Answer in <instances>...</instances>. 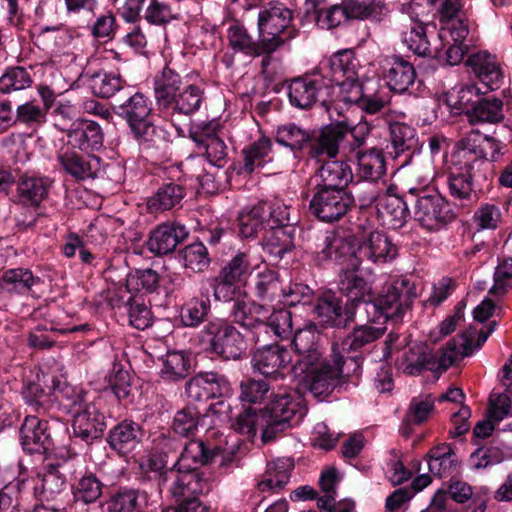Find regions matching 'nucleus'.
<instances>
[{
    "instance_id": "1",
    "label": "nucleus",
    "mask_w": 512,
    "mask_h": 512,
    "mask_svg": "<svg viewBox=\"0 0 512 512\" xmlns=\"http://www.w3.org/2000/svg\"><path fill=\"white\" fill-rule=\"evenodd\" d=\"M272 399L263 407H247L233 423L238 433L255 436L257 426L262 428V441L267 444L284 435L305 415V407L299 398L291 393L282 392L272 395Z\"/></svg>"
},
{
    "instance_id": "2",
    "label": "nucleus",
    "mask_w": 512,
    "mask_h": 512,
    "mask_svg": "<svg viewBox=\"0 0 512 512\" xmlns=\"http://www.w3.org/2000/svg\"><path fill=\"white\" fill-rule=\"evenodd\" d=\"M220 456L219 446L201 439H187L176 461L166 472V475L174 474L169 489L171 495L183 496L187 492L208 494L212 490V480L201 468L215 463Z\"/></svg>"
},
{
    "instance_id": "3",
    "label": "nucleus",
    "mask_w": 512,
    "mask_h": 512,
    "mask_svg": "<svg viewBox=\"0 0 512 512\" xmlns=\"http://www.w3.org/2000/svg\"><path fill=\"white\" fill-rule=\"evenodd\" d=\"M361 376V356H344L334 343L326 361L315 370L305 375L304 380L309 391L319 400L333 392L348 391L350 386H357Z\"/></svg>"
},
{
    "instance_id": "4",
    "label": "nucleus",
    "mask_w": 512,
    "mask_h": 512,
    "mask_svg": "<svg viewBox=\"0 0 512 512\" xmlns=\"http://www.w3.org/2000/svg\"><path fill=\"white\" fill-rule=\"evenodd\" d=\"M336 131L326 128L305 129L302 126L288 122L277 126L274 139L282 147L287 148L294 159L306 161L321 160L330 157L336 142Z\"/></svg>"
},
{
    "instance_id": "5",
    "label": "nucleus",
    "mask_w": 512,
    "mask_h": 512,
    "mask_svg": "<svg viewBox=\"0 0 512 512\" xmlns=\"http://www.w3.org/2000/svg\"><path fill=\"white\" fill-rule=\"evenodd\" d=\"M373 303L369 305L368 321L372 323L402 322L405 314L412 309L418 297L415 282L407 277L385 283L376 291Z\"/></svg>"
},
{
    "instance_id": "6",
    "label": "nucleus",
    "mask_w": 512,
    "mask_h": 512,
    "mask_svg": "<svg viewBox=\"0 0 512 512\" xmlns=\"http://www.w3.org/2000/svg\"><path fill=\"white\" fill-rule=\"evenodd\" d=\"M200 342L205 351L222 361L240 360L246 355L245 335L230 319L214 317L200 331Z\"/></svg>"
},
{
    "instance_id": "7",
    "label": "nucleus",
    "mask_w": 512,
    "mask_h": 512,
    "mask_svg": "<svg viewBox=\"0 0 512 512\" xmlns=\"http://www.w3.org/2000/svg\"><path fill=\"white\" fill-rule=\"evenodd\" d=\"M504 144L479 130H471L461 137L455 144L452 154L453 164L460 165L465 171H484L487 160L497 161L502 155Z\"/></svg>"
},
{
    "instance_id": "8",
    "label": "nucleus",
    "mask_w": 512,
    "mask_h": 512,
    "mask_svg": "<svg viewBox=\"0 0 512 512\" xmlns=\"http://www.w3.org/2000/svg\"><path fill=\"white\" fill-rule=\"evenodd\" d=\"M407 201L413 206L414 219L429 231H439L456 218L452 204L435 189L410 188Z\"/></svg>"
},
{
    "instance_id": "9",
    "label": "nucleus",
    "mask_w": 512,
    "mask_h": 512,
    "mask_svg": "<svg viewBox=\"0 0 512 512\" xmlns=\"http://www.w3.org/2000/svg\"><path fill=\"white\" fill-rule=\"evenodd\" d=\"M287 94L290 104L307 110L319 103L331 118L335 98V88L331 82L317 72L304 74L287 81Z\"/></svg>"
},
{
    "instance_id": "10",
    "label": "nucleus",
    "mask_w": 512,
    "mask_h": 512,
    "mask_svg": "<svg viewBox=\"0 0 512 512\" xmlns=\"http://www.w3.org/2000/svg\"><path fill=\"white\" fill-rule=\"evenodd\" d=\"M70 407L74 408L71 439L75 443L80 441L87 447L100 443L107 428L105 414L95 403L85 402L82 393H76L72 397Z\"/></svg>"
},
{
    "instance_id": "11",
    "label": "nucleus",
    "mask_w": 512,
    "mask_h": 512,
    "mask_svg": "<svg viewBox=\"0 0 512 512\" xmlns=\"http://www.w3.org/2000/svg\"><path fill=\"white\" fill-rule=\"evenodd\" d=\"M283 200H261L252 206L245 207L238 215L239 235L245 239H255L260 233L262 236L271 223L283 218L285 213Z\"/></svg>"
},
{
    "instance_id": "12",
    "label": "nucleus",
    "mask_w": 512,
    "mask_h": 512,
    "mask_svg": "<svg viewBox=\"0 0 512 512\" xmlns=\"http://www.w3.org/2000/svg\"><path fill=\"white\" fill-rule=\"evenodd\" d=\"M355 205V198L349 189L313 187L309 211L321 222L334 223L343 218Z\"/></svg>"
},
{
    "instance_id": "13",
    "label": "nucleus",
    "mask_w": 512,
    "mask_h": 512,
    "mask_svg": "<svg viewBox=\"0 0 512 512\" xmlns=\"http://www.w3.org/2000/svg\"><path fill=\"white\" fill-rule=\"evenodd\" d=\"M342 295H338L331 289L318 291L316 300L312 308L314 318L324 328L348 329L356 321V313L343 300Z\"/></svg>"
},
{
    "instance_id": "14",
    "label": "nucleus",
    "mask_w": 512,
    "mask_h": 512,
    "mask_svg": "<svg viewBox=\"0 0 512 512\" xmlns=\"http://www.w3.org/2000/svg\"><path fill=\"white\" fill-rule=\"evenodd\" d=\"M359 61L354 52L344 49L334 53L329 59L322 61L317 72L338 88L343 95L353 92V87L359 83L357 68ZM338 95L335 91V98Z\"/></svg>"
},
{
    "instance_id": "15",
    "label": "nucleus",
    "mask_w": 512,
    "mask_h": 512,
    "mask_svg": "<svg viewBox=\"0 0 512 512\" xmlns=\"http://www.w3.org/2000/svg\"><path fill=\"white\" fill-rule=\"evenodd\" d=\"M291 206H285L283 218L271 223L262 236L263 251L269 255L271 261L280 262L295 249L296 227L290 216Z\"/></svg>"
},
{
    "instance_id": "16",
    "label": "nucleus",
    "mask_w": 512,
    "mask_h": 512,
    "mask_svg": "<svg viewBox=\"0 0 512 512\" xmlns=\"http://www.w3.org/2000/svg\"><path fill=\"white\" fill-rule=\"evenodd\" d=\"M339 277V290L347 303L356 314L357 310L364 306L368 315L370 312L369 305L373 303L376 297L372 275L365 273L359 267L340 273Z\"/></svg>"
},
{
    "instance_id": "17",
    "label": "nucleus",
    "mask_w": 512,
    "mask_h": 512,
    "mask_svg": "<svg viewBox=\"0 0 512 512\" xmlns=\"http://www.w3.org/2000/svg\"><path fill=\"white\" fill-rule=\"evenodd\" d=\"M223 407L228 408L229 405L222 400L209 403L206 407L185 403L174 413L168 432L178 438H195L204 419L210 414L221 413Z\"/></svg>"
},
{
    "instance_id": "18",
    "label": "nucleus",
    "mask_w": 512,
    "mask_h": 512,
    "mask_svg": "<svg viewBox=\"0 0 512 512\" xmlns=\"http://www.w3.org/2000/svg\"><path fill=\"white\" fill-rule=\"evenodd\" d=\"M359 244L354 236L342 237L326 232L318 256L323 261H334L341 266V273H344L360 267L362 262L361 257H358Z\"/></svg>"
},
{
    "instance_id": "19",
    "label": "nucleus",
    "mask_w": 512,
    "mask_h": 512,
    "mask_svg": "<svg viewBox=\"0 0 512 512\" xmlns=\"http://www.w3.org/2000/svg\"><path fill=\"white\" fill-rule=\"evenodd\" d=\"M19 439L24 452L47 454L55 448L53 426L46 419L28 415L19 428Z\"/></svg>"
},
{
    "instance_id": "20",
    "label": "nucleus",
    "mask_w": 512,
    "mask_h": 512,
    "mask_svg": "<svg viewBox=\"0 0 512 512\" xmlns=\"http://www.w3.org/2000/svg\"><path fill=\"white\" fill-rule=\"evenodd\" d=\"M52 184L53 180L47 176L23 174L19 176L10 199L25 209L37 211L49 198Z\"/></svg>"
},
{
    "instance_id": "21",
    "label": "nucleus",
    "mask_w": 512,
    "mask_h": 512,
    "mask_svg": "<svg viewBox=\"0 0 512 512\" xmlns=\"http://www.w3.org/2000/svg\"><path fill=\"white\" fill-rule=\"evenodd\" d=\"M290 362L289 350L277 342L256 347L251 355L253 370L274 380L284 377L283 370Z\"/></svg>"
},
{
    "instance_id": "22",
    "label": "nucleus",
    "mask_w": 512,
    "mask_h": 512,
    "mask_svg": "<svg viewBox=\"0 0 512 512\" xmlns=\"http://www.w3.org/2000/svg\"><path fill=\"white\" fill-rule=\"evenodd\" d=\"M293 11L279 1H271L258 14L259 35H282L286 39H294L299 30L291 25Z\"/></svg>"
},
{
    "instance_id": "23",
    "label": "nucleus",
    "mask_w": 512,
    "mask_h": 512,
    "mask_svg": "<svg viewBox=\"0 0 512 512\" xmlns=\"http://www.w3.org/2000/svg\"><path fill=\"white\" fill-rule=\"evenodd\" d=\"M56 127L66 134L68 144L80 151L93 154L103 147L104 133L101 126L93 120L79 118L68 127L59 124Z\"/></svg>"
},
{
    "instance_id": "24",
    "label": "nucleus",
    "mask_w": 512,
    "mask_h": 512,
    "mask_svg": "<svg viewBox=\"0 0 512 512\" xmlns=\"http://www.w3.org/2000/svg\"><path fill=\"white\" fill-rule=\"evenodd\" d=\"M291 345L297 354V360L293 366L295 374L307 375L326 361L321 346L315 341V335L311 330H297L293 334Z\"/></svg>"
},
{
    "instance_id": "25",
    "label": "nucleus",
    "mask_w": 512,
    "mask_h": 512,
    "mask_svg": "<svg viewBox=\"0 0 512 512\" xmlns=\"http://www.w3.org/2000/svg\"><path fill=\"white\" fill-rule=\"evenodd\" d=\"M455 171H451L447 178V185L450 195L454 199L463 202H476L479 193L483 191L482 182L488 181L485 171H465L460 165H454Z\"/></svg>"
},
{
    "instance_id": "26",
    "label": "nucleus",
    "mask_w": 512,
    "mask_h": 512,
    "mask_svg": "<svg viewBox=\"0 0 512 512\" xmlns=\"http://www.w3.org/2000/svg\"><path fill=\"white\" fill-rule=\"evenodd\" d=\"M337 157H324L321 160H313L317 165L314 173L316 179L314 187L348 189L349 184L354 179L352 168L347 162L337 160Z\"/></svg>"
},
{
    "instance_id": "27",
    "label": "nucleus",
    "mask_w": 512,
    "mask_h": 512,
    "mask_svg": "<svg viewBox=\"0 0 512 512\" xmlns=\"http://www.w3.org/2000/svg\"><path fill=\"white\" fill-rule=\"evenodd\" d=\"M189 235L185 225L166 222L156 226L146 241L147 249L155 256H166L175 252L177 246Z\"/></svg>"
},
{
    "instance_id": "28",
    "label": "nucleus",
    "mask_w": 512,
    "mask_h": 512,
    "mask_svg": "<svg viewBox=\"0 0 512 512\" xmlns=\"http://www.w3.org/2000/svg\"><path fill=\"white\" fill-rule=\"evenodd\" d=\"M466 65L488 90H497L503 84L504 72L495 54L478 51L468 56Z\"/></svg>"
},
{
    "instance_id": "29",
    "label": "nucleus",
    "mask_w": 512,
    "mask_h": 512,
    "mask_svg": "<svg viewBox=\"0 0 512 512\" xmlns=\"http://www.w3.org/2000/svg\"><path fill=\"white\" fill-rule=\"evenodd\" d=\"M145 431L141 424L124 419L115 424L107 433L106 442L119 455L131 453L143 440Z\"/></svg>"
},
{
    "instance_id": "30",
    "label": "nucleus",
    "mask_w": 512,
    "mask_h": 512,
    "mask_svg": "<svg viewBox=\"0 0 512 512\" xmlns=\"http://www.w3.org/2000/svg\"><path fill=\"white\" fill-rule=\"evenodd\" d=\"M383 78L389 89L402 94L409 90L416 79L414 65L402 56L388 57L383 66Z\"/></svg>"
},
{
    "instance_id": "31",
    "label": "nucleus",
    "mask_w": 512,
    "mask_h": 512,
    "mask_svg": "<svg viewBox=\"0 0 512 512\" xmlns=\"http://www.w3.org/2000/svg\"><path fill=\"white\" fill-rule=\"evenodd\" d=\"M398 254V247L391 238L382 231H372L368 237L358 245V257L372 263H385L392 261Z\"/></svg>"
},
{
    "instance_id": "32",
    "label": "nucleus",
    "mask_w": 512,
    "mask_h": 512,
    "mask_svg": "<svg viewBox=\"0 0 512 512\" xmlns=\"http://www.w3.org/2000/svg\"><path fill=\"white\" fill-rule=\"evenodd\" d=\"M63 170L78 181L96 178L101 167L102 159L94 154L82 155L74 150H66L58 156Z\"/></svg>"
},
{
    "instance_id": "33",
    "label": "nucleus",
    "mask_w": 512,
    "mask_h": 512,
    "mask_svg": "<svg viewBox=\"0 0 512 512\" xmlns=\"http://www.w3.org/2000/svg\"><path fill=\"white\" fill-rule=\"evenodd\" d=\"M70 488L73 502L88 506L101 499L106 485L97 473L86 469L74 476Z\"/></svg>"
},
{
    "instance_id": "34",
    "label": "nucleus",
    "mask_w": 512,
    "mask_h": 512,
    "mask_svg": "<svg viewBox=\"0 0 512 512\" xmlns=\"http://www.w3.org/2000/svg\"><path fill=\"white\" fill-rule=\"evenodd\" d=\"M330 119L331 122L326 125V128H332L333 132L336 131L337 134L336 142H334V150L331 151L332 154L330 157L339 155L341 144L346 141L348 136L353 138L350 151L363 149L362 146H364L371 130L370 124L367 122L354 124L346 116H343L342 119L333 120L332 117Z\"/></svg>"
},
{
    "instance_id": "35",
    "label": "nucleus",
    "mask_w": 512,
    "mask_h": 512,
    "mask_svg": "<svg viewBox=\"0 0 512 512\" xmlns=\"http://www.w3.org/2000/svg\"><path fill=\"white\" fill-rule=\"evenodd\" d=\"M410 205L411 203L407 201V192L402 196L387 194L376 204L378 217L389 228L400 229L410 217Z\"/></svg>"
},
{
    "instance_id": "36",
    "label": "nucleus",
    "mask_w": 512,
    "mask_h": 512,
    "mask_svg": "<svg viewBox=\"0 0 512 512\" xmlns=\"http://www.w3.org/2000/svg\"><path fill=\"white\" fill-rule=\"evenodd\" d=\"M389 136L394 157L404 156V160L401 163L402 166L410 163L413 154L419 149L416 129L403 122H391L389 124Z\"/></svg>"
},
{
    "instance_id": "37",
    "label": "nucleus",
    "mask_w": 512,
    "mask_h": 512,
    "mask_svg": "<svg viewBox=\"0 0 512 512\" xmlns=\"http://www.w3.org/2000/svg\"><path fill=\"white\" fill-rule=\"evenodd\" d=\"M265 308L262 304L247 303L244 299L235 302L230 308V318L233 325H238L254 335L255 343L259 341V332L264 327V318L261 317Z\"/></svg>"
},
{
    "instance_id": "38",
    "label": "nucleus",
    "mask_w": 512,
    "mask_h": 512,
    "mask_svg": "<svg viewBox=\"0 0 512 512\" xmlns=\"http://www.w3.org/2000/svg\"><path fill=\"white\" fill-rule=\"evenodd\" d=\"M114 109L115 113L126 122L128 129L154 115L152 101L142 92L129 95L123 103L114 105Z\"/></svg>"
},
{
    "instance_id": "39",
    "label": "nucleus",
    "mask_w": 512,
    "mask_h": 512,
    "mask_svg": "<svg viewBox=\"0 0 512 512\" xmlns=\"http://www.w3.org/2000/svg\"><path fill=\"white\" fill-rule=\"evenodd\" d=\"M129 133L143 151L159 150L171 141L170 132L165 126L156 124L153 117L132 127Z\"/></svg>"
},
{
    "instance_id": "40",
    "label": "nucleus",
    "mask_w": 512,
    "mask_h": 512,
    "mask_svg": "<svg viewBox=\"0 0 512 512\" xmlns=\"http://www.w3.org/2000/svg\"><path fill=\"white\" fill-rule=\"evenodd\" d=\"M186 194L187 188L180 182L172 180L164 182L148 199L147 209L150 213H158L181 208Z\"/></svg>"
},
{
    "instance_id": "41",
    "label": "nucleus",
    "mask_w": 512,
    "mask_h": 512,
    "mask_svg": "<svg viewBox=\"0 0 512 512\" xmlns=\"http://www.w3.org/2000/svg\"><path fill=\"white\" fill-rule=\"evenodd\" d=\"M384 334L383 328L374 327L369 324L355 325L352 330L341 341V350L345 353H355L361 356L369 351L371 345L380 339Z\"/></svg>"
},
{
    "instance_id": "42",
    "label": "nucleus",
    "mask_w": 512,
    "mask_h": 512,
    "mask_svg": "<svg viewBox=\"0 0 512 512\" xmlns=\"http://www.w3.org/2000/svg\"><path fill=\"white\" fill-rule=\"evenodd\" d=\"M272 146V140L269 137H260L242 149L243 162L234 163L231 168L237 175H251L256 167H263L268 162L267 157L272 152Z\"/></svg>"
},
{
    "instance_id": "43",
    "label": "nucleus",
    "mask_w": 512,
    "mask_h": 512,
    "mask_svg": "<svg viewBox=\"0 0 512 512\" xmlns=\"http://www.w3.org/2000/svg\"><path fill=\"white\" fill-rule=\"evenodd\" d=\"M204 101V89L196 84H188L176 93L171 103L166 105L160 112L167 115L181 114L191 116L199 111Z\"/></svg>"
},
{
    "instance_id": "44",
    "label": "nucleus",
    "mask_w": 512,
    "mask_h": 512,
    "mask_svg": "<svg viewBox=\"0 0 512 512\" xmlns=\"http://www.w3.org/2000/svg\"><path fill=\"white\" fill-rule=\"evenodd\" d=\"M147 503V494L138 489L119 487L110 493L105 503L107 512H143Z\"/></svg>"
},
{
    "instance_id": "45",
    "label": "nucleus",
    "mask_w": 512,
    "mask_h": 512,
    "mask_svg": "<svg viewBox=\"0 0 512 512\" xmlns=\"http://www.w3.org/2000/svg\"><path fill=\"white\" fill-rule=\"evenodd\" d=\"M294 467V460L289 457L278 458L268 463L263 478L258 483V490L275 493L281 491L288 484Z\"/></svg>"
},
{
    "instance_id": "46",
    "label": "nucleus",
    "mask_w": 512,
    "mask_h": 512,
    "mask_svg": "<svg viewBox=\"0 0 512 512\" xmlns=\"http://www.w3.org/2000/svg\"><path fill=\"white\" fill-rule=\"evenodd\" d=\"M483 97V92L474 83L462 85L452 92L441 96L440 101L445 104L450 112L458 115H468L471 108L475 106L476 101Z\"/></svg>"
},
{
    "instance_id": "47",
    "label": "nucleus",
    "mask_w": 512,
    "mask_h": 512,
    "mask_svg": "<svg viewBox=\"0 0 512 512\" xmlns=\"http://www.w3.org/2000/svg\"><path fill=\"white\" fill-rule=\"evenodd\" d=\"M182 78L168 64L154 78V96L158 110L161 111L171 103L176 93L181 90Z\"/></svg>"
},
{
    "instance_id": "48",
    "label": "nucleus",
    "mask_w": 512,
    "mask_h": 512,
    "mask_svg": "<svg viewBox=\"0 0 512 512\" xmlns=\"http://www.w3.org/2000/svg\"><path fill=\"white\" fill-rule=\"evenodd\" d=\"M358 175L360 178L376 182L386 174V162L382 149L371 147L356 151Z\"/></svg>"
},
{
    "instance_id": "49",
    "label": "nucleus",
    "mask_w": 512,
    "mask_h": 512,
    "mask_svg": "<svg viewBox=\"0 0 512 512\" xmlns=\"http://www.w3.org/2000/svg\"><path fill=\"white\" fill-rule=\"evenodd\" d=\"M175 258L184 269L193 273L205 272L212 262L207 247L200 241L188 244L178 250Z\"/></svg>"
},
{
    "instance_id": "50",
    "label": "nucleus",
    "mask_w": 512,
    "mask_h": 512,
    "mask_svg": "<svg viewBox=\"0 0 512 512\" xmlns=\"http://www.w3.org/2000/svg\"><path fill=\"white\" fill-rule=\"evenodd\" d=\"M503 101L496 97H482L476 101L474 107L468 112L467 120L470 124H497L504 120Z\"/></svg>"
},
{
    "instance_id": "51",
    "label": "nucleus",
    "mask_w": 512,
    "mask_h": 512,
    "mask_svg": "<svg viewBox=\"0 0 512 512\" xmlns=\"http://www.w3.org/2000/svg\"><path fill=\"white\" fill-rule=\"evenodd\" d=\"M284 287L278 271L266 268L254 278L253 293L262 302H274L280 299Z\"/></svg>"
},
{
    "instance_id": "52",
    "label": "nucleus",
    "mask_w": 512,
    "mask_h": 512,
    "mask_svg": "<svg viewBox=\"0 0 512 512\" xmlns=\"http://www.w3.org/2000/svg\"><path fill=\"white\" fill-rule=\"evenodd\" d=\"M342 101L355 104L361 111L369 115L381 113L387 105V101L382 93L378 91L368 93L361 82L353 87V92L345 93Z\"/></svg>"
},
{
    "instance_id": "53",
    "label": "nucleus",
    "mask_w": 512,
    "mask_h": 512,
    "mask_svg": "<svg viewBox=\"0 0 512 512\" xmlns=\"http://www.w3.org/2000/svg\"><path fill=\"white\" fill-rule=\"evenodd\" d=\"M41 282L28 268L18 267L7 269L0 278V286L9 293L27 294L34 285Z\"/></svg>"
},
{
    "instance_id": "54",
    "label": "nucleus",
    "mask_w": 512,
    "mask_h": 512,
    "mask_svg": "<svg viewBox=\"0 0 512 512\" xmlns=\"http://www.w3.org/2000/svg\"><path fill=\"white\" fill-rule=\"evenodd\" d=\"M211 314V301L208 295L195 297L181 309L180 321L183 327L197 328L206 323Z\"/></svg>"
},
{
    "instance_id": "55",
    "label": "nucleus",
    "mask_w": 512,
    "mask_h": 512,
    "mask_svg": "<svg viewBox=\"0 0 512 512\" xmlns=\"http://www.w3.org/2000/svg\"><path fill=\"white\" fill-rule=\"evenodd\" d=\"M438 359V366L441 372L453 366L460 357H467L472 354V340L463 336L450 339L444 348L435 352Z\"/></svg>"
},
{
    "instance_id": "56",
    "label": "nucleus",
    "mask_w": 512,
    "mask_h": 512,
    "mask_svg": "<svg viewBox=\"0 0 512 512\" xmlns=\"http://www.w3.org/2000/svg\"><path fill=\"white\" fill-rule=\"evenodd\" d=\"M66 477L56 468L47 471L33 485L34 496L40 501H50L56 498L66 488Z\"/></svg>"
},
{
    "instance_id": "57",
    "label": "nucleus",
    "mask_w": 512,
    "mask_h": 512,
    "mask_svg": "<svg viewBox=\"0 0 512 512\" xmlns=\"http://www.w3.org/2000/svg\"><path fill=\"white\" fill-rule=\"evenodd\" d=\"M191 367V359L185 352H168L160 376L165 381L178 382L190 374Z\"/></svg>"
},
{
    "instance_id": "58",
    "label": "nucleus",
    "mask_w": 512,
    "mask_h": 512,
    "mask_svg": "<svg viewBox=\"0 0 512 512\" xmlns=\"http://www.w3.org/2000/svg\"><path fill=\"white\" fill-rule=\"evenodd\" d=\"M210 286L216 301L224 303L232 302V304H235V302L243 300L242 296L244 295V291L242 287L244 283L235 279L218 273L211 278Z\"/></svg>"
},
{
    "instance_id": "59",
    "label": "nucleus",
    "mask_w": 512,
    "mask_h": 512,
    "mask_svg": "<svg viewBox=\"0 0 512 512\" xmlns=\"http://www.w3.org/2000/svg\"><path fill=\"white\" fill-rule=\"evenodd\" d=\"M108 388L120 403L127 405L132 403L131 376L124 370L120 363H114L110 373L106 377Z\"/></svg>"
},
{
    "instance_id": "60",
    "label": "nucleus",
    "mask_w": 512,
    "mask_h": 512,
    "mask_svg": "<svg viewBox=\"0 0 512 512\" xmlns=\"http://www.w3.org/2000/svg\"><path fill=\"white\" fill-rule=\"evenodd\" d=\"M91 89L93 93L100 98H110L116 92L122 90L126 85L120 74L114 72L99 71L92 75Z\"/></svg>"
},
{
    "instance_id": "61",
    "label": "nucleus",
    "mask_w": 512,
    "mask_h": 512,
    "mask_svg": "<svg viewBox=\"0 0 512 512\" xmlns=\"http://www.w3.org/2000/svg\"><path fill=\"white\" fill-rule=\"evenodd\" d=\"M252 271L250 254L247 251L238 250L221 266L218 273L245 284Z\"/></svg>"
},
{
    "instance_id": "62",
    "label": "nucleus",
    "mask_w": 512,
    "mask_h": 512,
    "mask_svg": "<svg viewBox=\"0 0 512 512\" xmlns=\"http://www.w3.org/2000/svg\"><path fill=\"white\" fill-rule=\"evenodd\" d=\"M33 83L30 72L22 66H9L0 77V93L10 94L29 88Z\"/></svg>"
},
{
    "instance_id": "63",
    "label": "nucleus",
    "mask_w": 512,
    "mask_h": 512,
    "mask_svg": "<svg viewBox=\"0 0 512 512\" xmlns=\"http://www.w3.org/2000/svg\"><path fill=\"white\" fill-rule=\"evenodd\" d=\"M229 46L236 52L252 58L259 57L257 41L240 24L231 25L228 29Z\"/></svg>"
},
{
    "instance_id": "64",
    "label": "nucleus",
    "mask_w": 512,
    "mask_h": 512,
    "mask_svg": "<svg viewBox=\"0 0 512 512\" xmlns=\"http://www.w3.org/2000/svg\"><path fill=\"white\" fill-rule=\"evenodd\" d=\"M14 121L16 125H24L27 128L36 130L47 121L45 109H41L36 100L27 101L17 106Z\"/></svg>"
}]
</instances>
